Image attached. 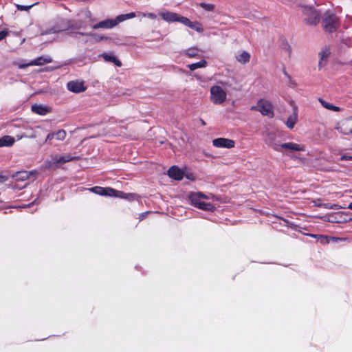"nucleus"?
Segmentation results:
<instances>
[{
  "label": "nucleus",
  "instance_id": "obj_1",
  "mask_svg": "<svg viewBox=\"0 0 352 352\" xmlns=\"http://www.w3.org/2000/svg\"><path fill=\"white\" fill-rule=\"evenodd\" d=\"M188 197L190 201L191 205L199 209L205 211H214L215 209V207L212 204L205 201V200L214 199V197L212 195H206L201 192H191L189 193Z\"/></svg>",
  "mask_w": 352,
  "mask_h": 352
},
{
  "label": "nucleus",
  "instance_id": "obj_2",
  "mask_svg": "<svg viewBox=\"0 0 352 352\" xmlns=\"http://www.w3.org/2000/svg\"><path fill=\"white\" fill-rule=\"evenodd\" d=\"M136 16L135 12H130L128 14H123L118 15L114 19H107L100 23L95 24L93 26V29L96 30L99 28L102 29H111L116 26L118 23L123 22L126 20L133 19Z\"/></svg>",
  "mask_w": 352,
  "mask_h": 352
},
{
  "label": "nucleus",
  "instance_id": "obj_3",
  "mask_svg": "<svg viewBox=\"0 0 352 352\" xmlns=\"http://www.w3.org/2000/svg\"><path fill=\"white\" fill-rule=\"evenodd\" d=\"M210 94V100L214 104H223L227 100L226 90L219 85H212Z\"/></svg>",
  "mask_w": 352,
  "mask_h": 352
},
{
  "label": "nucleus",
  "instance_id": "obj_4",
  "mask_svg": "<svg viewBox=\"0 0 352 352\" xmlns=\"http://www.w3.org/2000/svg\"><path fill=\"white\" fill-rule=\"evenodd\" d=\"M78 159V157L72 156L70 154H65L62 155H55L52 157L50 160L45 162V167L48 169H56L63 164Z\"/></svg>",
  "mask_w": 352,
  "mask_h": 352
},
{
  "label": "nucleus",
  "instance_id": "obj_5",
  "mask_svg": "<svg viewBox=\"0 0 352 352\" xmlns=\"http://www.w3.org/2000/svg\"><path fill=\"white\" fill-rule=\"evenodd\" d=\"M322 25L326 32H332L338 26V19L333 14L327 12L323 16Z\"/></svg>",
  "mask_w": 352,
  "mask_h": 352
},
{
  "label": "nucleus",
  "instance_id": "obj_6",
  "mask_svg": "<svg viewBox=\"0 0 352 352\" xmlns=\"http://www.w3.org/2000/svg\"><path fill=\"white\" fill-rule=\"evenodd\" d=\"M305 21L309 25H316L319 22L320 12L310 6L302 7Z\"/></svg>",
  "mask_w": 352,
  "mask_h": 352
},
{
  "label": "nucleus",
  "instance_id": "obj_7",
  "mask_svg": "<svg viewBox=\"0 0 352 352\" xmlns=\"http://www.w3.org/2000/svg\"><path fill=\"white\" fill-rule=\"evenodd\" d=\"M252 111H257L261 112L263 116H273L272 105V104L264 99H261L257 102L256 105L251 107Z\"/></svg>",
  "mask_w": 352,
  "mask_h": 352
},
{
  "label": "nucleus",
  "instance_id": "obj_8",
  "mask_svg": "<svg viewBox=\"0 0 352 352\" xmlns=\"http://www.w3.org/2000/svg\"><path fill=\"white\" fill-rule=\"evenodd\" d=\"M280 152L289 154V152L305 151L306 150V146L304 144L289 142L280 144Z\"/></svg>",
  "mask_w": 352,
  "mask_h": 352
},
{
  "label": "nucleus",
  "instance_id": "obj_9",
  "mask_svg": "<svg viewBox=\"0 0 352 352\" xmlns=\"http://www.w3.org/2000/svg\"><path fill=\"white\" fill-rule=\"evenodd\" d=\"M159 16L161 18L168 22V23H174V22H179L182 23L184 16L176 13L173 12L168 10H163L159 12Z\"/></svg>",
  "mask_w": 352,
  "mask_h": 352
},
{
  "label": "nucleus",
  "instance_id": "obj_10",
  "mask_svg": "<svg viewBox=\"0 0 352 352\" xmlns=\"http://www.w3.org/2000/svg\"><path fill=\"white\" fill-rule=\"evenodd\" d=\"M67 136V133L63 129H60L57 131H53L50 133L45 140V143L49 144H53V140L63 141Z\"/></svg>",
  "mask_w": 352,
  "mask_h": 352
},
{
  "label": "nucleus",
  "instance_id": "obj_11",
  "mask_svg": "<svg viewBox=\"0 0 352 352\" xmlns=\"http://www.w3.org/2000/svg\"><path fill=\"white\" fill-rule=\"evenodd\" d=\"M336 129L344 135L352 134V118L341 120L338 123Z\"/></svg>",
  "mask_w": 352,
  "mask_h": 352
},
{
  "label": "nucleus",
  "instance_id": "obj_12",
  "mask_svg": "<svg viewBox=\"0 0 352 352\" xmlns=\"http://www.w3.org/2000/svg\"><path fill=\"white\" fill-rule=\"evenodd\" d=\"M212 144L217 148H232L234 147L235 142L231 139L219 138L213 140Z\"/></svg>",
  "mask_w": 352,
  "mask_h": 352
},
{
  "label": "nucleus",
  "instance_id": "obj_13",
  "mask_svg": "<svg viewBox=\"0 0 352 352\" xmlns=\"http://www.w3.org/2000/svg\"><path fill=\"white\" fill-rule=\"evenodd\" d=\"M104 195L109 197H116L129 199L135 196L133 194H126L122 191L116 190L113 188L107 187L104 188Z\"/></svg>",
  "mask_w": 352,
  "mask_h": 352
},
{
  "label": "nucleus",
  "instance_id": "obj_14",
  "mask_svg": "<svg viewBox=\"0 0 352 352\" xmlns=\"http://www.w3.org/2000/svg\"><path fill=\"white\" fill-rule=\"evenodd\" d=\"M67 87L70 91L74 93H80L86 90L84 82L79 80L69 81L67 84Z\"/></svg>",
  "mask_w": 352,
  "mask_h": 352
},
{
  "label": "nucleus",
  "instance_id": "obj_15",
  "mask_svg": "<svg viewBox=\"0 0 352 352\" xmlns=\"http://www.w3.org/2000/svg\"><path fill=\"white\" fill-rule=\"evenodd\" d=\"M182 24L186 27L195 30L198 33H202L204 31L202 24L197 21H191L188 18L184 16Z\"/></svg>",
  "mask_w": 352,
  "mask_h": 352
},
{
  "label": "nucleus",
  "instance_id": "obj_16",
  "mask_svg": "<svg viewBox=\"0 0 352 352\" xmlns=\"http://www.w3.org/2000/svg\"><path fill=\"white\" fill-rule=\"evenodd\" d=\"M52 61V59L50 56H41V57H38V58L30 61V63H28L27 64L19 65V67L20 68H25L26 67L32 66V65L41 66V65H45L46 63H50Z\"/></svg>",
  "mask_w": 352,
  "mask_h": 352
},
{
  "label": "nucleus",
  "instance_id": "obj_17",
  "mask_svg": "<svg viewBox=\"0 0 352 352\" xmlns=\"http://www.w3.org/2000/svg\"><path fill=\"white\" fill-rule=\"evenodd\" d=\"M265 142L276 151H280V144L276 140V137L273 133H267L264 139Z\"/></svg>",
  "mask_w": 352,
  "mask_h": 352
},
{
  "label": "nucleus",
  "instance_id": "obj_18",
  "mask_svg": "<svg viewBox=\"0 0 352 352\" xmlns=\"http://www.w3.org/2000/svg\"><path fill=\"white\" fill-rule=\"evenodd\" d=\"M36 174V173L34 171H20L13 175L12 177L15 178L16 181L23 182L29 179L31 177H34Z\"/></svg>",
  "mask_w": 352,
  "mask_h": 352
},
{
  "label": "nucleus",
  "instance_id": "obj_19",
  "mask_svg": "<svg viewBox=\"0 0 352 352\" xmlns=\"http://www.w3.org/2000/svg\"><path fill=\"white\" fill-rule=\"evenodd\" d=\"M330 50L327 47L323 48L320 52H319V63H318V67L320 69L323 67L327 61L328 57L330 55Z\"/></svg>",
  "mask_w": 352,
  "mask_h": 352
},
{
  "label": "nucleus",
  "instance_id": "obj_20",
  "mask_svg": "<svg viewBox=\"0 0 352 352\" xmlns=\"http://www.w3.org/2000/svg\"><path fill=\"white\" fill-rule=\"evenodd\" d=\"M168 175L170 177L176 180H180L183 178L182 171L176 166H172L168 170Z\"/></svg>",
  "mask_w": 352,
  "mask_h": 352
},
{
  "label": "nucleus",
  "instance_id": "obj_21",
  "mask_svg": "<svg viewBox=\"0 0 352 352\" xmlns=\"http://www.w3.org/2000/svg\"><path fill=\"white\" fill-rule=\"evenodd\" d=\"M235 58L239 63L246 64L250 61V54L246 51H241L236 54Z\"/></svg>",
  "mask_w": 352,
  "mask_h": 352
},
{
  "label": "nucleus",
  "instance_id": "obj_22",
  "mask_svg": "<svg viewBox=\"0 0 352 352\" xmlns=\"http://www.w3.org/2000/svg\"><path fill=\"white\" fill-rule=\"evenodd\" d=\"M32 111L36 114L44 116L50 112V109L47 106L34 104L32 106Z\"/></svg>",
  "mask_w": 352,
  "mask_h": 352
},
{
  "label": "nucleus",
  "instance_id": "obj_23",
  "mask_svg": "<svg viewBox=\"0 0 352 352\" xmlns=\"http://www.w3.org/2000/svg\"><path fill=\"white\" fill-rule=\"evenodd\" d=\"M298 120V113L296 108L294 109L293 113L289 116L286 122V126L289 129H293Z\"/></svg>",
  "mask_w": 352,
  "mask_h": 352
},
{
  "label": "nucleus",
  "instance_id": "obj_24",
  "mask_svg": "<svg viewBox=\"0 0 352 352\" xmlns=\"http://www.w3.org/2000/svg\"><path fill=\"white\" fill-rule=\"evenodd\" d=\"M14 142V138L10 135H5L0 138V147L10 146Z\"/></svg>",
  "mask_w": 352,
  "mask_h": 352
},
{
  "label": "nucleus",
  "instance_id": "obj_25",
  "mask_svg": "<svg viewBox=\"0 0 352 352\" xmlns=\"http://www.w3.org/2000/svg\"><path fill=\"white\" fill-rule=\"evenodd\" d=\"M318 101L323 107H324L325 109H327L329 111H340V107L335 106L322 98H319Z\"/></svg>",
  "mask_w": 352,
  "mask_h": 352
},
{
  "label": "nucleus",
  "instance_id": "obj_26",
  "mask_svg": "<svg viewBox=\"0 0 352 352\" xmlns=\"http://www.w3.org/2000/svg\"><path fill=\"white\" fill-rule=\"evenodd\" d=\"M206 65H207V62L205 60H201L199 62L188 65V67L190 70L194 71L198 68L205 67Z\"/></svg>",
  "mask_w": 352,
  "mask_h": 352
},
{
  "label": "nucleus",
  "instance_id": "obj_27",
  "mask_svg": "<svg viewBox=\"0 0 352 352\" xmlns=\"http://www.w3.org/2000/svg\"><path fill=\"white\" fill-rule=\"evenodd\" d=\"M199 6L206 12H214L216 6L213 3H207L205 2H201Z\"/></svg>",
  "mask_w": 352,
  "mask_h": 352
},
{
  "label": "nucleus",
  "instance_id": "obj_28",
  "mask_svg": "<svg viewBox=\"0 0 352 352\" xmlns=\"http://www.w3.org/2000/svg\"><path fill=\"white\" fill-rule=\"evenodd\" d=\"M199 52V50L196 47H191L189 49L186 50L184 52V54L186 55L188 57H195L198 55V53Z\"/></svg>",
  "mask_w": 352,
  "mask_h": 352
},
{
  "label": "nucleus",
  "instance_id": "obj_29",
  "mask_svg": "<svg viewBox=\"0 0 352 352\" xmlns=\"http://www.w3.org/2000/svg\"><path fill=\"white\" fill-rule=\"evenodd\" d=\"M103 56L106 61L112 62L118 67H120L122 65L121 62L112 55L104 54Z\"/></svg>",
  "mask_w": 352,
  "mask_h": 352
},
{
  "label": "nucleus",
  "instance_id": "obj_30",
  "mask_svg": "<svg viewBox=\"0 0 352 352\" xmlns=\"http://www.w3.org/2000/svg\"><path fill=\"white\" fill-rule=\"evenodd\" d=\"M319 238L320 239V242L322 243H329L330 241H341L342 239H339V238H336V237H327V236H320Z\"/></svg>",
  "mask_w": 352,
  "mask_h": 352
},
{
  "label": "nucleus",
  "instance_id": "obj_31",
  "mask_svg": "<svg viewBox=\"0 0 352 352\" xmlns=\"http://www.w3.org/2000/svg\"><path fill=\"white\" fill-rule=\"evenodd\" d=\"M104 188H105L96 186V187H94V188H91L90 190H91V191H92L93 192H94L96 194H98L100 195H104V192L105 191Z\"/></svg>",
  "mask_w": 352,
  "mask_h": 352
},
{
  "label": "nucleus",
  "instance_id": "obj_32",
  "mask_svg": "<svg viewBox=\"0 0 352 352\" xmlns=\"http://www.w3.org/2000/svg\"><path fill=\"white\" fill-rule=\"evenodd\" d=\"M34 5H30V6H22V5H19V4H17L16 5V8L19 10H21V11H27L28 10H30Z\"/></svg>",
  "mask_w": 352,
  "mask_h": 352
},
{
  "label": "nucleus",
  "instance_id": "obj_33",
  "mask_svg": "<svg viewBox=\"0 0 352 352\" xmlns=\"http://www.w3.org/2000/svg\"><path fill=\"white\" fill-rule=\"evenodd\" d=\"M284 50L287 54V55L289 56H291L292 52V47L289 45H288V44L285 45V47H284Z\"/></svg>",
  "mask_w": 352,
  "mask_h": 352
},
{
  "label": "nucleus",
  "instance_id": "obj_34",
  "mask_svg": "<svg viewBox=\"0 0 352 352\" xmlns=\"http://www.w3.org/2000/svg\"><path fill=\"white\" fill-rule=\"evenodd\" d=\"M144 17H147L151 19H155L157 16L155 14L152 12H146V14H144Z\"/></svg>",
  "mask_w": 352,
  "mask_h": 352
},
{
  "label": "nucleus",
  "instance_id": "obj_35",
  "mask_svg": "<svg viewBox=\"0 0 352 352\" xmlns=\"http://www.w3.org/2000/svg\"><path fill=\"white\" fill-rule=\"evenodd\" d=\"M8 34V32L7 30H3L0 32V41L4 39Z\"/></svg>",
  "mask_w": 352,
  "mask_h": 352
},
{
  "label": "nucleus",
  "instance_id": "obj_36",
  "mask_svg": "<svg viewBox=\"0 0 352 352\" xmlns=\"http://www.w3.org/2000/svg\"><path fill=\"white\" fill-rule=\"evenodd\" d=\"M324 206L326 208H329V209H338V206L336 204H333V205L325 204Z\"/></svg>",
  "mask_w": 352,
  "mask_h": 352
},
{
  "label": "nucleus",
  "instance_id": "obj_37",
  "mask_svg": "<svg viewBox=\"0 0 352 352\" xmlns=\"http://www.w3.org/2000/svg\"><path fill=\"white\" fill-rule=\"evenodd\" d=\"M82 14L86 18L91 19V13L89 10H85L82 12Z\"/></svg>",
  "mask_w": 352,
  "mask_h": 352
},
{
  "label": "nucleus",
  "instance_id": "obj_38",
  "mask_svg": "<svg viewBox=\"0 0 352 352\" xmlns=\"http://www.w3.org/2000/svg\"><path fill=\"white\" fill-rule=\"evenodd\" d=\"M340 160H352V156L351 155H342L341 157H340Z\"/></svg>",
  "mask_w": 352,
  "mask_h": 352
},
{
  "label": "nucleus",
  "instance_id": "obj_39",
  "mask_svg": "<svg viewBox=\"0 0 352 352\" xmlns=\"http://www.w3.org/2000/svg\"><path fill=\"white\" fill-rule=\"evenodd\" d=\"M85 25V24L82 22H79V23H76L75 25H74V28H80L82 27H83Z\"/></svg>",
  "mask_w": 352,
  "mask_h": 352
},
{
  "label": "nucleus",
  "instance_id": "obj_40",
  "mask_svg": "<svg viewBox=\"0 0 352 352\" xmlns=\"http://www.w3.org/2000/svg\"><path fill=\"white\" fill-rule=\"evenodd\" d=\"M8 179V177L6 176L0 175V183H4Z\"/></svg>",
  "mask_w": 352,
  "mask_h": 352
},
{
  "label": "nucleus",
  "instance_id": "obj_41",
  "mask_svg": "<svg viewBox=\"0 0 352 352\" xmlns=\"http://www.w3.org/2000/svg\"><path fill=\"white\" fill-rule=\"evenodd\" d=\"M148 213V212H146L145 213H142L140 215V220L143 219L146 215Z\"/></svg>",
  "mask_w": 352,
  "mask_h": 352
},
{
  "label": "nucleus",
  "instance_id": "obj_42",
  "mask_svg": "<svg viewBox=\"0 0 352 352\" xmlns=\"http://www.w3.org/2000/svg\"><path fill=\"white\" fill-rule=\"evenodd\" d=\"M77 34L86 35V36H94V34L91 33H78Z\"/></svg>",
  "mask_w": 352,
  "mask_h": 352
},
{
  "label": "nucleus",
  "instance_id": "obj_43",
  "mask_svg": "<svg viewBox=\"0 0 352 352\" xmlns=\"http://www.w3.org/2000/svg\"><path fill=\"white\" fill-rule=\"evenodd\" d=\"M144 14H146V12H140L139 15L144 17Z\"/></svg>",
  "mask_w": 352,
  "mask_h": 352
},
{
  "label": "nucleus",
  "instance_id": "obj_44",
  "mask_svg": "<svg viewBox=\"0 0 352 352\" xmlns=\"http://www.w3.org/2000/svg\"><path fill=\"white\" fill-rule=\"evenodd\" d=\"M348 208L351 210H352V202L349 204Z\"/></svg>",
  "mask_w": 352,
  "mask_h": 352
},
{
  "label": "nucleus",
  "instance_id": "obj_45",
  "mask_svg": "<svg viewBox=\"0 0 352 352\" xmlns=\"http://www.w3.org/2000/svg\"><path fill=\"white\" fill-rule=\"evenodd\" d=\"M29 138H36V135H31L30 136H29Z\"/></svg>",
  "mask_w": 352,
  "mask_h": 352
},
{
  "label": "nucleus",
  "instance_id": "obj_46",
  "mask_svg": "<svg viewBox=\"0 0 352 352\" xmlns=\"http://www.w3.org/2000/svg\"><path fill=\"white\" fill-rule=\"evenodd\" d=\"M106 38H106V37H104V36H102V37L100 38V39H106Z\"/></svg>",
  "mask_w": 352,
  "mask_h": 352
}]
</instances>
